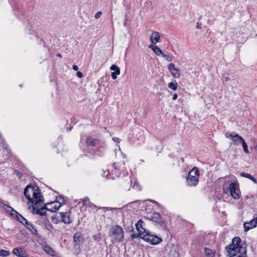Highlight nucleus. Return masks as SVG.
<instances>
[{"instance_id":"a18cd8bd","label":"nucleus","mask_w":257,"mask_h":257,"mask_svg":"<svg viewBox=\"0 0 257 257\" xmlns=\"http://www.w3.org/2000/svg\"><path fill=\"white\" fill-rule=\"evenodd\" d=\"M76 75L78 77L81 78L83 77V74L80 71H78L76 73Z\"/></svg>"},{"instance_id":"72a5a7b5","label":"nucleus","mask_w":257,"mask_h":257,"mask_svg":"<svg viewBox=\"0 0 257 257\" xmlns=\"http://www.w3.org/2000/svg\"><path fill=\"white\" fill-rule=\"evenodd\" d=\"M110 69L111 70L114 71V72L117 71L120 72L119 68L117 65L114 64H113L110 66Z\"/></svg>"},{"instance_id":"5fc2aeb1","label":"nucleus","mask_w":257,"mask_h":257,"mask_svg":"<svg viewBox=\"0 0 257 257\" xmlns=\"http://www.w3.org/2000/svg\"><path fill=\"white\" fill-rule=\"evenodd\" d=\"M228 79V78H225V81H227Z\"/></svg>"},{"instance_id":"09e8293b","label":"nucleus","mask_w":257,"mask_h":257,"mask_svg":"<svg viewBox=\"0 0 257 257\" xmlns=\"http://www.w3.org/2000/svg\"><path fill=\"white\" fill-rule=\"evenodd\" d=\"M177 97H178V95H177V94L175 93V94L173 95V100H176V99H177Z\"/></svg>"},{"instance_id":"9b49d317","label":"nucleus","mask_w":257,"mask_h":257,"mask_svg":"<svg viewBox=\"0 0 257 257\" xmlns=\"http://www.w3.org/2000/svg\"><path fill=\"white\" fill-rule=\"evenodd\" d=\"M60 215V221L65 224H70L72 220L70 218V212H61L59 213Z\"/></svg>"},{"instance_id":"a19ab883","label":"nucleus","mask_w":257,"mask_h":257,"mask_svg":"<svg viewBox=\"0 0 257 257\" xmlns=\"http://www.w3.org/2000/svg\"><path fill=\"white\" fill-rule=\"evenodd\" d=\"M102 12L101 11H98L95 14V16H94V18L96 19H99L101 15H102Z\"/></svg>"},{"instance_id":"e433bc0d","label":"nucleus","mask_w":257,"mask_h":257,"mask_svg":"<svg viewBox=\"0 0 257 257\" xmlns=\"http://www.w3.org/2000/svg\"><path fill=\"white\" fill-rule=\"evenodd\" d=\"M131 182V180H130V179H127V180H126L125 184L123 185V187L125 189H129Z\"/></svg>"},{"instance_id":"2f4dec72","label":"nucleus","mask_w":257,"mask_h":257,"mask_svg":"<svg viewBox=\"0 0 257 257\" xmlns=\"http://www.w3.org/2000/svg\"><path fill=\"white\" fill-rule=\"evenodd\" d=\"M161 56L168 62H171L172 61V57L168 54H166L163 52V54H162Z\"/></svg>"},{"instance_id":"f03ea898","label":"nucleus","mask_w":257,"mask_h":257,"mask_svg":"<svg viewBox=\"0 0 257 257\" xmlns=\"http://www.w3.org/2000/svg\"><path fill=\"white\" fill-rule=\"evenodd\" d=\"M108 236L112 239L113 242L121 241L124 237L122 228L117 225L112 226L108 232Z\"/></svg>"},{"instance_id":"58836bf2","label":"nucleus","mask_w":257,"mask_h":257,"mask_svg":"<svg viewBox=\"0 0 257 257\" xmlns=\"http://www.w3.org/2000/svg\"><path fill=\"white\" fill-rule=\"evenodd\" d=\"M45 227L49 231H51L53 229V227L50 223L46 224Z\"/></svg>"},{"instance_id":"f704fd0d","label":"nucleus","mask_w":257,"mask_h":257,"mask_svg":"<svg viewBox=\"0 0 257 257\" xmlns=\"http://www.w3.org/2000/svg\"><path fill=\"white\" fill-rule=\"evenodd\" d=\"M57 202V204H59L61 203V206L62 205V204L64 203V198H62L61 196H57L56 198V201Z\"/></svg>"},{"instance_id":"7ed1b4c3","label":"nucleus","mask_w":257,"mask_h":257,"mask_svg":"<svg viewBox=\"0 0 257 257\" xmlns=\"http://www.w3.org/2000/svg\"><path fill=\"white\" fill-rule=\"evenodd\" d=\"M199 172L197 168L194 167L188 173L187 183L189 186H196L199 181Z\"/></svg>"},{"instance_id":"6e6d98bb","label":"nucleus","mask_w":257,"mask_h":257,"mask_svg":"<svg viewBox=\"0 0 257 257\" xmlns=\"http://www.w3.org/2000/svg\"><path fill=\"white\" fill-rule=\"evenodd\" d=\"M21 220H22V221H23V222H25V221H24V220H23V219H21Z\"/></svg>"},{"instance_id":"c85d7f7f","label":"nucleus","mask_w":257,"mask_h":257,"mask_svg":"<svg viewBox=\"0 0 257 257\" xmlns=\"http://www.w3.org/2000/svg\"><path fill=\"white\" fill-rule=\"evenodd\" d=\"M19 221L24 225L27 228V226H29V225L31 223L28 222V220L22 216H21V218L19 219Z\"/></svg>"},{"instance_id":"8fccbe9b","label":"nucleus","mask_w":257,"mask_h":257,"mask_svg":"<svg viewBox=\"0 0 257 257\" xmlns=\"http://www.w3.org/2000/svg\"><path fill=\"white\" fill-rule=\"evenodd\" d=\"M196 27L198 29H201V26L199 25V23H197V25Z\"/></svg>"},{"instance_id":"79ce46f5","label":"nucleus","mask_w":257,"mask_h":257,"mask_svg":"<svg viewBox=\"0 0 257 257\" xmlns=\"http://www.w3.org/2000/svg\"><path fill=\"white\" fill-rule=\"evenodd\" d=\"M83 203L84 205L87 206V203L90 202L89 201V198L88 197H85L82 200Z\"/></svg>"},{"instance_id":"a878e982","label":"nucleus","mask_w":257,"mask_h":257,"mask_svg":"<svg viewBox=\"0 0 257 257\" xmlns=\"http://www.w3.org/2000/svg\"><path fill=\"white\" fill-rule=\"evenodd\" d=\"M205 254L207 257H214L215 255V252L208 248H205Z\"/></svg>"},{"instance_id":"412c9836","label":"nucleus","mask_w":257,"mask_h":257,"mask_svg":"<svg viewBox=\"0 0 257 257\" xmlns=\"http://www.w3.org/2000/svg\"><path fill=\"white\" fill-rule=\"evenodd\" d=\"M44 250L48 254L52 255H56L55 251L50 246L48 245H45L43 247Z\"/></svg>"},{"instance_id":"b1692460","label":"nucleus","mask_w":257,"mask_h":257,"mask_svg":"<svg viewBox=\"0 0 257 257\" xmlns=\"http://www.w3.org/2000/svg\"><path fill=\"white\" fill-rule=\"evenodd\" d=\"M51 220L53 223L54 224H58L59 223H60V215L59 214V213L58 214H56L55 215H53L51 217Z\"/></svg>"},{"instance_id":"f8f14e48","label":"nucleus","mask_w":257,"mask_h":257,"mask_svg":"<svg viewBox=\"0 0 257 257\" xmlns=\"http://www.w3.org/2000/svg\"><path fill=\"white\" fill-rule=\"evenodd\" d=\"M13 253L19 257H29L25 249L22 247H16L13 249Z\"/></svg>"},{"instance_id":"39448f33","label":"nucleus","mask_w":257,"mask_h":257,"mask_svg":"<svg viewBox=\"0 0 257 257\" xmlns=\"http://www.w3.org/2000/svg\"><path fill=\"white\" fill-rule=\"evenodd\" d=\"M148 218L150 220L158 223L162 228H166L167 225L166 222L158 213L155 212L153 214H151L149 216H148Z\"/></svg>"},{"instance_id":"f257e3e1","label":"nucleus","mask_w":257,"mask_h":257,"mask_svg":"<svg viewBox=\"0 0 257 257\" xmlns=\"http://www.w3.org/2000/svg\"><path fill=\"white\" fill-rule=\"evenodd\" d=\"M24 195L29 200L28 203L32 204L29 209H32L33 212L35 207H38L41 203H43L44 199L38 187L36 189L31 185H28L24 189Z\"/></svg>"},{"instance_id":"bb28decb","label":"nucleus","mask_w":257,"mask_h":257,"mask_svg":"<svg viewBox=\"0 0 257 257\" xmlns=\"http://www.w3.org/2000/svg\"><path fill=\"white\" fill-rule=\"evenodd\" d=\"M27 228L29 229L33 234L36 235L38 233L36 226L32 223L29 224V226H27Z\"/></svg>"},{"instance_id":"864d4df0","label":"nucleus","mask_w":257,"mask_h":257,"mask_svg":"<svg viewBox=\"0 0 257 257\" xmlns=\"http://www.w3.org/2000/svg\"><path fill=\"white\" fill-rule=\"evenodd\" d=\"M124 25L125 26L126 25V22L124 23Z\"/></svg>"},{"instance_id":"3c124183","label":"nucleus","mask_w":257,"mask_h":257,"mask_svg":"<svg viewBox=\"0 0 257 257\" xmlns=\"http://www.w3.org/2000/svg\"><path fill=\"white\" fill-rule=\"evenodd\" d=\"M66 131H67V132H70L71 131V128L70 127H67Z\"/></svg>"},{"instance_id":"2eb2a0df","label":"nucleus","mask_w":257,"mask_h":257,"mask_svg":"<svg viewBox=\"0 0 257 257\" xmlns=\"http://www.w3.org/2000/svg\"><path fill=\"white\" fill-rule=\"evenodd\" d=\"M168 70L173 77L177 78L180 77L179 70L175 67V65L173 63H170L168 65Z\"/></svg>"},{"instance_id":"0eeeda50","label":"nucleus","mask_w":257,"mask_h":257,"mask_svg":"<svg viewBox=\"0 0 257 257\" xmlns=\"http://www.w3.org/2000/svg\"><path fill=\"white\" fill-rule=\"evenodd\" d=\"M141 238L148 242H150L152 244H157L162 241V239L157 237L156 235L150 234L148 232H146V235L140 236Z\"/></svg>"},{"instance_id":"f3484780","label":"nucleus","mask_w":257,"mask_h":257,"mask_svg":"<svg viewBox=\"0 0 257 257\" xmlns=\"http://www.w3.org/2000/svg\"><path fill=\"white\" fill-rule=\"evenodd\" d=\"M144 225H145V223L141 219L139 220L136 224L137 229L140 233V234L143 235V236L146 235L147 232L145 229L143 227Z\"/></svg>"},{"instance_id":"6ab92c4d","label":"nucleus","mask_w":257,"mask_h":257,"mask_svg":"<svg viewBox=\"0 0 257 257\" xmlns=\"http://www.w3.org/2000/svg\"><path fill=\"white\" fill-rule=\"evenodd\" d=\"M150 41L153 44H156L159 42L160 36L158 32H154L150 36Z\"/></svg>"},{"instance_id":"393cba45","label":"nucleus","mask_w":257,"mask_h":257,"mask_svg":"<svg viewBox=\"0 0 257 257\" xmlns=\"http://www.w3.org/2000/svg\"><path fill=\"white\" fill-rule=\"evenodd\" d=\"M240 176L250 179L252 182H253L254 183H257L256 179L254 178L252 176H251V175H250L248 173H241L240 174Z\"/></svg>"},{"instance_id":"ea45409f","label":"nucleus","mask_w":257,"mask_h":257,"mask_svg":"<svg viewBox=\"0 0 257 257\" xmlns=\"http://www.w3.org/2000/svg\"><path fill=\"white\" fill-rule=\"evenodd\" d=\"M80 236L79 235L75 234L73 236V241L75 242H78L80 241Z\"/></svg>"},{"instance_id":"6e6552de","label":"nucleus","mask_w":257,"mask_h":257,"mask_svg":"<svg viewBox=\"0 0 257 257\" xmlns=\"http://www.w3.org/2000/svg\"><path fill=\"white\" fill-rule=\"evenodd\" d=\"M86 144L88 147H94L96 148L103 150V148L100 145L99 140L94 139L92 137L89 136L87 138Z\"/></svg>"},{"instance_id":"4d7b16f0","label":"nucleus","mask_w":257,"mask_h":257,"mask_svg":"<svg viewBox=\"0 0 257 257\" xmlns=\"http://www.w3.org/2000/svg\"><path fill=\"white\" fill-rule=\"evenodd\" d=\"M127 16H125V20H126Z\"/></svg>"},{"instance_id":"dca6fc26","label":"nucleus","mask_w":257,"mask_h":257,"mask_svg":"<svg viewBox=\"0 0 257 257\" xmlns=\"http://www.w3.org/2000/svg\"><path fill=\"white\" fill-rule=\"evenodd\" d=\"M227 254L229 257H233L236 255L238 248L233 244H230L226 247Z\"/></svg>"},{"instance_id":"4be33fe9","label":"nucleus","mask_w":257,"mask_h":257,"mask_svg":"<svg viewBox=\"0 0 257 257\" xmlns=\"http://www.w3.org/2000/svg\"><path fill=\"white\" fill-rule=\"evenodd\" d=\"M241 239L239 237H235L232 239L231 244L234 245L235 246L238 248L241 245Z\"/></svg>"},{"instance_id":"4c0bfd02","label":"nucleus","mask_w":257,"mask_h":257,"mask_svg":"<svg viewBox=\"0 0 257 257\" xmlns=\"http://www.w3.org/2000/svg\"><path fill=\"white\" fill-rule=\"evenodd\" d=\"M120 72L116 71L113 72L111 74V76L112 79L115 80L117 78V75H119Z\"/></svg>"},{"instance_id":"473e14b6","label":"nucleus","mask_w":257,"mask_h":257,"mask_svg":"<svg viewBox=\"0 0 257 257\" xmlns=\"http://www.w3.org/2000/svg\"><path fill=\"white\" fill-rule=\"evenodd\" d=\"M241 144L242 145V147H243V151L246 154H249V151H248V148H247V146L246 143L245 142L244 140L242 142Z\"/></svg>"},{"instance_id":"37998d69","label":"nucleus","mask_w":257,"mask_h":257,"mask_svg":"<svg viewBox=\"0 0 257 257\" xmlns=\"http://www.w3.org/2000/svg\"><path fill=\"white\" fill-rule=\"evenodd\" d=\"M102 150H99L98 151H96L95 152H94V154L95 155L97 156H101L102 155Z\"/></svg>"},{"instance_id":"5701e85b","label":"nucleus","mask_w":257,"mask_h":257,"mask_svg":"<svg viewBox=\"0 0 257 257\" xmlns=\"http://www.w3.org/2000/svg\"><path fill=\"white\" fill-rule=\"evenodd\" d=\"M237 252L240 254L239 257H245L246 253V249L245 247H243L242 244H241L238 249Z\"/></svg>"},{"instance_id":"c756f323","label":"nucleus","mask_w":257,"mask_h":257,"mask_svg":"<svg viewBox=\"0 0 257 257\" xmlns=\"http://www.w3.org/2000/svg\"><path fill=\"white\" fill-rule=\"evenodd\" d=\"M87 206L92 208V209L93 210H98V209H99L100 208V207H99L96 206L95 205L93 204L91 202H89L87 203Z\"/></svg>"},{"instance_id":"423d86ee","label":"nucleus","mask_w":257,"mask_h":257,"mask_svg":"<svg viewBox=\"0 0 257 257\" xmlns=\"http://www.w3.org/2000/svg\"><path fill=\"white\" fill-rule=\"evenodd\" d=\"M226 138H230L233 145L238 146L244 141L243 139L235 132L232 133H226L225 134Z\"/></svg>"},{"instance_id":"ddd939ff","label":"nucleus","mask_w":257,"mask_h":257,"mask_svg":"<svg viewBox=\"0 0 257 257\" xmlns=\"http://www.w3.org/2000/svg\"><path fill=\"white\" fill-rule=\"evenodd\" d=\"M4 208L8 212H10L12 216L15 217L18 221L21 218V216L22 215L9 205H5Z\"/></svg>"},{"instance_id":"de8ad7c7","label":"nucleus","mask_w":257,"mask_h":257,"mask_svg":"<svg viewBox=\"0 0 257 257\" xmlns=\"http://www.w3.org/2000/svg\"><path fill=\"white\" fill-rule=\"evenodd\" d=\"M72 68L73 70L77 71L78 70V67L77 65H73L72 66Z\"/></svg>"},{"instance_id":"c9c22d12","label":"nucleus","mask_w":257,"mask_h":257,"mask_svg":"<svg viewBox=\"0 0 257 257\" xmlns=\"http://www.w3.org/2000/svg\"><path fill=\"white\" fill-rule=\"evenodd\" d=\"M93 239L96 241H99L101 239V235L100 233H98L97 234H96L92 236Z\"/></svg>"},{"instance_id":"603ef678","label":"nucleus","mask_w":257,"mask_h":257,"mask_svg":"<svg viewBox=\"0 0 257 257\" xmlns=\"http://www.w3.org/2000/svg\"><path fill=\"white\" fill-rule=\"evenodd\" d=\"M57 56L59 57H61V55L60 54H57Z\"/></svg>"},{"instance_id":"49530a36","label":"nucleus","mask_w":257,"mask_h":257,"mask_svg":"<svg viewBox=\"0 0 257 257\" xmlns=\"http://www.w3.org/2000/svg\"><path fill=\"white\" fill-rule=\"evenodd\" d=\"M109 174V171L108 170L106 171H104L103 175L105 177H107Z\"/></svg>"},{"instance_id":"aec40b11","label":"nucleus","mask_w":257,"mask_h":257,"mask_svg":"<svg viewBox=\"0 0 257 257\" xmlns=\"http://www.w3.org/2000/svg\"><path fill=\"white\" fill-rule=\"evenodd\" d=\"M149 47L151 48L154 53L158 56L161 55L162 54H163L162 51L157 46L150 45Z\"/></svg>"},{"instance_id":"cd10ccee","label":"nucleus","mask_w":257,"mask_h":257,"mask_svg":"<svg viewBox=\"0 0 257 257\" xmlns=\"http://www.w3.org/2000/svg\"><path fill=\"white\" fill-rule=\"evenodd\" d=\"M168 86L171 89L176 90L178 88V84L176 81L171 82L169 83Z\"/></svg>"},{"instance_id":"4468645a","label":"nucleus","mask_w":257,"mask_h":257,"mask_svg":"<svg viewBox=\"0 0 257 257\" xmlns=\"http://www.w3.org/2000/svg\"><path fill=\"white\" fill-rule=\"evenodd\" d=\"M46 210L51 212H56L61 207V203L57 204V202H51L45 205Z\"/></svg>"},{"instance_id":"a211bd4d","label":"nucleus","mask_w":257,"mask_h":257,"mask_svg":"<svg viewBox=\"0 0 257 257\" xmlns=\"http://www.w3.org/2000/svg\"><path fill=\"white\" fill-rule=\"evenodd\" d=\"M42 203H41L40 204V205H38V207H37V206L35 207V210H34V211L33 212V211H32L33 213L38 214L40 215L41 216H44L46 215V208L45 207V205H44V206H43L42 207H41L40 209H39V207L41 206V205ZM32 210H33L32 209Z\"/></svg>"},{"instance_id":"c03bdc74","label":"nucleus","mask_w":257,"mask_h":257,"mask_svg":"<svg viewBox=\"0 0 257 257\" xmlns=\"http://www.w3.org/2000/svg\"><path fill=\"white\" fill-rule=\"evenodd\" d=\"M143 236V235H140V233H139L138 234H133L132 235H131V237L132 238V239H134V238H136L137 237H138L139 236Z\"/></svg>"},{"instance_id":"7c9ffc66","label":"nucleus","mask_w":257,"mask_h":257,"mask_svg":"<svg viewBox=\"0 0 257 257\" xmlns=\"http://www.w3.org/2000/svg\"><path fill=\"white\" fill-rule=\"evenodd\" d=\"M10 252L8 250L0 249V256L6 257L9 255Z\"/></svg>"},{"instance_id":"9d476101","label":"nucleus","mask_w":257,"mask_h":257,"mask_svg":"<svg viewBox=\"0 0 257 257\" xmlns=\"http://www.w3.org/2000/svg\"><path fill=\"white\" fill-rule=\"evenodd\" d=\"M257 225V214L253 215V218L249 221L244 223V228L245 231H247L249 229L255 227Z\"/></svg>"},{"instance_id":"20e7f679","label":"nucleus","mask_w":257,"mask_h":257,"mask_svg":"<svg viewBox=\"0 0 257 257\" xmlns=\"http://www.w3.org/2000/svg\"><path fill=\"white\" fill-rule=\"evenodd\" d=\"M223 191L224 193H227L229 191L231 197L234 199H238L240 197V190L239 185L237 183L232 182L230 183L227 188L223 187Z\"/></svg>"},{"instance_id":"1a4fd4ad","label":"nucleus","mask_w":257,"mask_h":257,"mask_svg":"<svg viewBox=\"0 0 257 257\" xmlns=\"http://www.w3.org/2000/svg\"><path fill=\"white\" fill-rule=\"evenodd\" d=\"M113 169L112 172L116 176L119 177L121 174V171H123L124 167V163H114L113 165Z\"/></svg>"}]
</instances>
